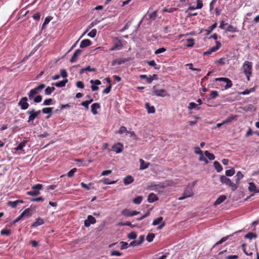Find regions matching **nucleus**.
<instances>
[{"label":"nucleus","instance_id":"f257e3e1","mask_svg":"<svg viewBox=\"0 0 259 259\" xmlns=\"http://www.w3.org/2000/svg\"><path fill=\"white\" fill-rule=\"evenodd\" d=\"M28 99L30 101H32L35 103H40L42 100V96L32 89L27 94Z\"/></svg>","mask_w":259,"mask_h":259},{"label":"nucleus","instance_id":"f03ea898","mask_svg":"<svg viewBox=\"0 0 259 259\" xmlns=\"http://www.w3.org/2000/svg\"><path fill=\"white\" fill-rule=\"evenodd\" d=\"M220 182L222 184L230 187L232 191H235L238 188V186L232 182L231 180L225 176L220 177Z\"/></svg>","mask_w":259,"mask_h":259},{"label":"nucleus","instance_id":"7ed1b4c3","mask_svg":"<svg viewBox=\"0 0 259 259\" xmlns=\"http://www.w3.org/2000/svg\"><path fill=\"white\" fill-rule=\"evenodd\" d=\"M242 67L247 80H249L250 76L252 74V63L251 62L246 61L243 63Z\"/></svg>","mask_w":259,"mask_h":259},{"label":"nucleus","instance_id":"20e7f679","mask_svg":"<svg viewBox=\"0 0 259 259\" xmlns=\"http://www.w3.org/2000/svg\"><path fill=\"white\" fill-rule=\"evenodd\" d=\"M197 181H194L191 184H189L184 190L183 195H186L187 197H190L194 195L193 188L195 186Z\"/></svg>","mask_w":259,"mask_h":259},{"label":"nucleus","instance_id":"39448f33","mask_svg":"<svg viewBox=\"0 0 259 259\" xmlns=\"http://www.w3.org/2000/svg\"><path fill=\"white\" fill-rule=\"evenodd\" d=\"M152 95H155L157 97H165L169 96V94L165 89H158L155 86H154L152 89Z\"/></svg>","mask_w":259,"mask_h":259},{"label":"nucleus","instance_id":"423d86ee","mask_svg":"<svg viewBox=\"0 0 259 259\" xmlns=\"http://www.w3.org/2000/svg\"><path fill=\"white\" fill-rule=\"evenodd\" d=\"M28 98L27 97H22L19 102L18 103V106L20 108L21 110H25L27 109L29 106L28 103Z\"/></svg>","mask_w":259,"mask_h":259},{"label":"nucleus","instance_id":"0eeeda50","mask_svg":"<svg viewBox=\"0 0 259 259\" xmlns=\"http://www.w3.org/2000/svg\"><path fill=\"white\" fill-rule=\"evenodd\" d=\"M113 46L110 49V51L120 50L122 48L123 45L121 41L118 37H115L113 39Z\"/></svg>","mask_w":259,"mask_h":259},{"label":"nucleus","instance_id":"6e6552de","mask_svg":"<svg viewBox=\"0 0 259 259\" xmlns=\"http://www.w3.org/2000/svg\"><path fill=\"white\" fill-rule=\"evenodd\" d=\"M215 81H223V82H226V84L225 86V90L230 88L232 86V81L228 78H226V77L216 78L215 79Z\"/></svg>","mask_w":259,"mask_h":259},{"label":"nucleus","instance_id":"1a4fd4ad","mask_svg":"<svg viewBox=\"0 0 259 259\" xmlns=\"http://www.w3.org/2000/svg\"><path fill=\"white\" fill-rule=\"evenodd\" d=\"M96 223V219L91 215H89L87 219L84 222V225L85 227H89L91 224H94Z\"/></svg>","mask_w":259,"mask_h":259},{"label":"nucleus","instance_id":"9d476101","mask_svg":"<svg viewBox=\"0 0 259 259\" xmlns=\"http://www.w3.org/2000/svg\"><path fill=\"white\" fill-rule=\"evenodd\" d=\"M27 114L29 115L27 120V122L29 123H32L33 120L37 117L35 114V110L34 109H31L28 111Z\"/></svg>","mask_w":259,"mask_h":259},{"label":"nucleus","instance_id":"9b49d317","mask_svg":"<svg viewBox=\"0 0 259 259\" xmlns=\"http://www.w3.org/2000/svg\"><path fill=\"white\" fill-rule=\"evenodd\" d=\"M241 232V230H239V231L235 232V233H233V234H232L231 235H227V236H226L225 237H223L221 240H220L219 241L217 242L214 244V245L212 247V249L214 248L216 246L220 245V244H222L223 242H224L226 241H227L229 238L230 237L233 236L234 234L238 233H240Z\"/></svg>","mask_w":259,"mask_h":259},{"label":"nucleus","instance_id":"f8f14e48","mask_svg":"<svg viewBox=\"0 0 259 259\" xmlns=\"http://www.w3.org/2000/svg\"><path fill=\"white\" fill-rule=\"evenodd\" d=\"M35 209V207H32V206H31L30 207L25 209L21 214L23 217L29 218L31 216L32 212L34 211Z\"/></svg>","mask_w":259,"mask_h":259},{"label":"nucleus","instance_id":"ddd939ff","mask_svg":"<svg viewBox=\"0 0 259 259\" xmlns=\"http://www.w3.org/2000/svg\"><path fill=\"white\" fill-rule=\"evenodd\" d=\"M123 146L120 143H117L112 146V150L116 153H120L122 152Z\"/></svg>","mask_w":259,"mask_h":259},{"label":"nucleus","instance_id":"4468645a","mask_svg":"<svg viewBox=\"0 0 259 259\" xmlns=\"http://www.w3.org/2000/svg\"><path fill=\"white\" fill-rule=\"evenodd\" d=\"M24 201L22 200L18 199L15 201H9L7 203L8 206L12 208H16L18 205L21 203H23Z\"/></svg>","mask_w":259,"mask_h":259},{"label":"nucleus","instance_id":"2eb2a0df","mask_svg":"<svg viewBox=\"0 0 259 259\" xmlns=\"http://www.w3.org/2000/svg\"><path fill=\"white\" fill-rule=\"evenodd\" d=\"M90 83L92 84L91 89L93 91H97L99 89V88L97 85H100L101 84V81L98 79L91 80Z\"/></svg>","mask_w":259,"mask_h":259},{"label":"nucleus","instance_id":"dca6fc26","mask_svg":"<svg viewBox=\"0 0 259 259\" xmlns=\"http://www.w3.org/2000/svg\"><path fill=\"white\" fill-rule=\"evenodd\" d=\"M82 51L80 49L76 50L73 53L71 58L70 60L71 63L75 62L77 61V57L81 54Z\"/></svg>","mask_w":259,"mask_h":259},{"label":"nucleus","instance_id":"f3484780","mask_svg":"<svg viewBox=\"0 0 259 259\" xmlns=\"http://www.w3.org/2000/svg\"><path fill=\"white\" fill-rule=\"evenodd\" d=\"M54 109L53 107H46L44 108L41 110V112L44 114H47L48 115L47 116V118H49L51 117L53 114L52 110Z\"/></svg>","mask_w":259,"mask_h":259},{"label":"nucleus","instance_id":"a211bd4d","mask_svg":"<svg viewBox=\"0 0 259 259\" xmlns=\"http://www.w3.org/2000/svg\"><path fill=\"white\" fill-rule=\"evenodd\" d=\"M227 197L225 195H220L214 202L213 205L216 206L223 203L226 199Z\"/></svg>","mask_w":259,"mask_h":259},{"label":"nucleus","instance_id":"6ab92c4d","mask_svg":"<svg viewBox=\"0 0 259 259\" xmlns=\"http://www.w3.org/2000/svg\"><path fill=\"white\" fill-rule=\"evenodd\" d=\"M92 45V41L89 39H83L80 44V48H85Z\"/></svg>","mask_w":259,"mask_h":259},{"label":"nucleus","instance_id":"aec40b11","mask_svg":"<svg viewBox=\"0 0 259 259\" xmlns=\"http://www.w3.org/2000/svg\"><path fill=\"white\" fill-rule=\"evenodd\" d=\"M158 200V197L153 193L149 194L147 198V201L149 203H153Z\"/></svg>","mask_w":259,"mask_h":259},{"label":"nucleus","instance_id":"412c9836","mask_svg":"<svg viewBox=\"0 0 259 259\" xmlns=\"http://www.w3.org/2000/svg\"><path fill=\"white\" fill-rule=\"evenodd\" d=\"M100 108V104L98 103H93L91 105V111L94 115L98 113L97 109Z\"/></svg>","mask_w":259,"mask_h":259},{"label":"nucleus","instance_id":"4be33fe9","mask_svg":"<svg viewBox=\"0 0 259 259\" xmlns=\"http://www.w3.org/2000/svg\"><path fill=\"white\" fill-rule=\"evenodd\" d=\"M68 82V80L67 79H64L63 80L53 83L52 84V85H55L58 88H62L65 86L66 84Z\"/></svg>","mask_w":259,"mask_h":259},{"label":"nucleus","instance_id":"5701e85b","mask_svg":"<svg viewBox=\"0 0 259 259\" xmlns=\"http://www.w3.org/2000/svg\"><path fill=\"white\" fill-rule=\"evenodd\" d=\"M44 224V221L42 219L38 218L36 220V221L31 224V227L32 228H36L38 226Z\"/></svg>","mask_w":259,"mask_h":259},{"label":"nucleus","instance_id":"b1692460","mask_svg":"<svg viewBox=\"0 0 259 259\" xmlns=\"http://www.w3.org/2000/svg\"><path fill=\"white\" fill-rule=\"evenodd\" d=\"M139 162L140 163V170H144L148 167L149 165V163L146 162L143 159H140Z\"/></svg>","mask_w":259,"mask_h":259},{"label":"nucleus","instance_id":"393cba45","mask_svg":"<svg viewBox=\"0 0 259 259\" xmlns=\"http://www.w3.org/2000/svg\"><path fill=\"white\" fill-rule=\"evenodd\" d=\"M134 181L133 178L131 176L128 175L124 178L123 183L125 185H128L132 184Z\"/></svg>","mask_w":259,"mask_h":259},{"label":"nucleus","instance_id":"a878e982","mask_svg":"<svg viewBox=\"0 0 259 259\" xmlns=\"http://www.w3.org/2000/svg\"><path fill=\"white\" fill-rule=\"evenodd\" d=\"M237 119V115H232L228 117L225 120H223V123L228 124L231 123L233 120H236Z\"/></svg>","mask_w":259,"mask_h":259},{"label":"nucleus","instance_id":"bb28decb","mask_svg":"<svg viewBox=\"0 0 259 259\" xmlns=\"http://www.w3.org/2000/svg\"><path fill=\"white\" fill-rule=\"evenodd\" d=\"M145 107L148 113H154L155 112V108L153 106H151L149 103L145 104Z\"/></svg>","mask_w":259,"mask_h":259},{"label":"nucleus","instance_id":"cd10ccee","mask_svg":"<svg viewBox=\"0 0 259 259\" xmlns=\"http://www.w3.org/2000/svg\"><path fill=\"white\" fill-rule=\"evenodd\" d=\"M244 176L241 171H238L235 176L236 184L237 186L240 183V181L243 178Z\"/></svg>","mask_w":259,"mask_h":259},{"label":"nucleus","instance_id":"c85d7f7f","mask_svg":"<svg viewBox=\"0 0 259 259\" xmlns=\"http://www.w3.org/2000/svg\"><path fill=\"white\" fill-rule=\"evenodd\" d=\"M213 166L218 172H220L223 170V167L221 164L218 161H214Z\"/></svg>","mask_w":259,"mask_h":259},{"label":"nucleus","instance_id":"c756f323","mask_svg":"<svg viewBox=\"0 0 259 259\" xmlns=\"http://www.w3.org/2000/svg\"><path fill=\"white\" fill-rule=\"evenodd\" d=\"M248 190L251 192H258V191H256V187L254 183L249 182Z\"/></svg>","mask_w":259,"mask_h":259},{"label":"nucleus","instance_id":"7c9ffc66","mask_svg":"<svg viewBox=\"0 0 259 259\" xmlns=\"http://www.w3.org/2000/svg\"><path fill=\"white\" fill-rule=\"evenodd\" d=\"M27 143V141L24 140L20 143L18 146L15 148L16 151L21 150L23 149V148L26 146Z\"/></svg>","mask_w":259,"mask_h":259},{"label":"nucleus","instance_id":"2f4dec72","mask_svg":"<svg viewBox=\"0 0 259 259\" xmlns=\"http://www.w3.org/2000/svg\"><path fill=\"white\" fill-rule=\"evenodd\" d=\"M55 90L54 87H48L45 90V94L46 95H50Z\"/></svg>","mask_w":259,"mask_h":259},{"label":"nucleus","instance_id":"473e14b6","mask_svg":"<svg viewBox=\"0 0 259 259\" xmlns=\"http://www.w3.org/2000/svg\"><path fill=\"white\" fill-rule=\"evenodd\" d=\"M188 109L189 110H192V109H196L197 110H199L200 109V107H199L197 104H196L194 102H190L188 106Z\"/></svg>","mask_w":259,"mask_h":259},{"label":"nucleus","instance_id":"72a5a7b5","mask_svg":"<svg viewBox=\"0 0 259 259\" xmlns=\"http://www.w3.org/2000/svg\"><path fill=\"white\" fill-rule=\"evenodd\" d=\"M221 47V43L219 41H215V46L210 48L211 52L212 53L216 52Z\"/></svg>","mask_w":259,"mask_h":259},{"label":"nucleus","instance_id":"f704fd0d","mask_svg":"<svg viewBox=\"0 0 259 259\" xmlns=\"http://www.w3.org/2000/svg\"><path fill=\"white\" fill-rule=\"evenodd\" d=\"M46 85L44 83H40L38 86L35 87L34 88L32 89L33 90L35 91V92L39 93L40 92L45 88Z\"/></svg>","mask_w":259,"mask_h":259},{"label":"nucleus","instance_id":"c9c22d12","mask_svg":"<svg viewBox=\"0 0 259 259\" xmlns=\"http://www.w3.org/2000/svg\"><path fill=\"white\" fill-rule=\"evenodd\" d=\"M204 155L209 160H213L215 159V156L208 151L204 152Z\"/></svg>","mask_w":259,"mask_h":259},{"label":"nucleus","instance_id":"e433bc0d","mask_svg":"<svg viewBox=\"0 0 259 259\" xmlns=\"http://www.w3.org/2000/svg\"><path fill=\"white\" fill-rule=\"evenodd\" d=\"M244 237L245 238L252 239L253 238H256L257 237V235L253 232H248L245 235Z\"/></svg>","mask_w":259,"mask_h":259},{"label":"nucleus","instance_id":"4c0bfd02","mask_svg":"<svg viewBox=\"0 0 259 259\" xmlns=\"http://www.w3.org/2000/svg\"><path fill=\"white\" fill-rule=\"evenodd\" d=\"M116 133L120 135L124 133L127 135L128 133V131L127 130L126 127L124 126H121Z\"/></svg>","mask_w":259,"mask_h":259},{"label":"nucleus","instance_id":"58836bf2","mask_svg":"<svg viewBox=\"0 0 259 259\" xmlns=\"http://www.w3.org/2000/svg\"><path fill=\"white\" fill-rule=\"evenodd\" d=\"M142 200L143 197L142 196H139L134 198L133 200V202L135 204H139L142 202Z\"/></svg>","mask_w":259,"mask_h":259},{"label":"nucleus","instance_id":"ea45409f","mask_svg":"<svg viewBox=\"0 0 259 259\" xmlns=\"http://www.w3.org/2000/svg\"><path fill=\"white\" fill-rule=\"evenodd\" d=\"M217 26V23L215 22L211 26H209L208 29H206L205 31H206L207 34H210L212 31L215 29Z\"/></svg>","mask_w":259,"mask_h":259},{"label":"nucleus","instance_id":"a19ab883","mask_svg":"<svg viewBox=\"0 0 259 259\" xmlns=\"http://www.w3.org/2000/svg\"><path fill=\"white\" fill-rule=\"evenodd\" d=\"M255 91V88H251L249 89H246L244 91L242 92L240 94L243 95H248L251 93L254 92Z\"/></svg>","mask_w":259,"mask_h":259},{"label":"nucleus","instance_id":"79ce46f5","mask_svg":"<svg viewBox=\"0 0 259 259\" xmlns=\"http://www.w3.org/2000/svg\"><path fill=\"white\" fill-rule=\"evenodd\" d=\"M155 238V234L152 233H149L146 236V240L148 242H151L153 241L154 238Z\"/></svg>","mask_w":259,"mask_h":259},{"label":"nucleus","instance_id":"37998d69","mask_svg":"<svg viewBox=\"0 0 259 259\" xmlns=\"http://www.w3.org/2000/svg\"><path fill=\"white\" fill-rule=\"evenodd\" d=\"M187 44L185 45L187 47H192L194 45V39L192 38H188L187 39Z\"/></svg>","mask_w":259,"mask_h":259},{"label":"nucleus","instance_id":"c03bdc74","mask_svg":"<svg viewBox=\"0 0 259 259\" xmlns=\"http://www.w3.org/2000/svg\"><path fill=\"white\" fill-rule=\"evenodd\" d=\"M27 195L29 196H36L38 195L40 193L39 191L33 189L32 191H28L26 193Z\"/></svg>","mask_w":259,"mask_h":259},{"label":"nucleus","instance_id":"a18cd8bd","mask_svg":"<svg viewBox=\"0 0 259 259\" xmlns=\"http://www.w3.org/2000/svg\"><path fill=\"white\" fill-rule=\"evenodd\" d=\"M235 170L234 168L228 169L225 171V175H226L225 176L232 177L235 174Z\"/></svg>","mask_w":259,"mask_h":259},{"label":"nucleus","instance_id":"49530a36","mask_svg":"<svg viewBox=\"0 0 259 259\" xmlns=\"http://www.w3.org/2000/svg\"><path fill=\"white\" fill-rule=\"evenodd\" d=\"M121 214L125 217H132L131 211L127 208L122 210Z\"/></svg>","mask_w":259,"mask_h":259},{"label":"nucleus","instance_id":"de8ad7c7","mask_svg":"<svg viewBox=\"0 0 259 259\" xmlns=\"http://www.w3.org/2000/svg\"><path fill=\"white\" fill-rule=\"evenodd\" d=\"M163 217H159L155 219H154L152 223L153 226L158 225L160 223H161L163 221Z\"/></svg>","mask_w":259,"mask_h":259},{"label":"nucleus","instance_id":"09e8293b","mask_svg":"<svg viewBox=\"0 0 259 259\" xmlns=\"http://www.w3.org/2000/svg\"><path fill=\"white\" fill-rule=\"evenodd\" d=\"M52 17L51 16H48L46 17L45 19L44 22L42 24V28H45L47 25L49 24V23L51 21V20L52 19Z\"/></svg>","mask_w":259,"mask_h":259},{"label":"nucleus","instance_id":"8fccbe9b","mask_svg":"<svg viewBox=\"0 0 259 259\" xmlns=\"http://www.w3.org/2000/svg\"><path fill=\"white\" fill-rule=\"evenodd\" d=\"M226 30L229 32H231L232 33H234L237 31V29L233 26L229 25L226 29Z\"/></svg>","mask_w":259,"mask_h":259},{"label":"nucleus","instance_id":"3c124183","mask_svg":"<svg viewBox=\"0 0 259 259\" xmlns=\"http://www.w3.org/2000/svg\"><path fill=\"white\" fill-rule=\"evenodd\" d=\"M218 93L216 91H212L211 92L210 96L209 97L208 99H214L218 96Z\"/></svg>","mask_w":259,"mask_h":259},{"label":"nucleus","instance_id":"603ef678","mask_svg":"<svg viewBox=\"0 0 259 259\" xmlns=\"http://www.w3.org/2000/svg\"><path fill=\"white\" fill-rule=\"evenodd\" d=\"M120 244H121L120 246V249L121 250H124L126 249L129 246V244L126 242L121 241L120 242Z\"/></svg>","mask_w":259,"mask_h":259},{"label":"nucleus","instance_id":"864d4df0","mask_svg":"<svg viewBox=\"0 0 259 259\" xmlns=\"http://www.w3.org/2000/svg\"><path fill=\"white\" fill-rule=\"evenodd\" d=\"M137 234L135 232H132L127 235V237L130 239H135L137 238Z\"/></svg>","mask_w":259,"mask_h":259},{"label":"nucleus","instance_id":"5fc2aeb1","mask_svg":"<svg viewBox=\"0 0 259 259\" xmlns=\"http://www.w3.org/2000/svg\"><path fill=\"white\" fill-rule=\"evenodd\" d=\"M76 171L77 169L76 168H73L67 172V175L68 177L71 178L73 176L74 173L76 172Z\"/></svg>","mask_w":259,"mask_h":259},{"label":"nucleus","instance_id":"6e6d98bb","mask_svg":"<svg viewBox=\"0 0 259 259\" xmlns=\"http://www.w3.org/2000/svg\"><path fill=\"white\" fill-rule=\"evenodd\" d=\"M117 64L118 65H121L122 64H124L129 61L128 58H124V59H117Z\"/></svg>","mask_w":259,"mask_h":259},{"label":"nucleus","instance_id":"4d7b16f0","mask_svg":"<svg viewBox=\"0 0 259 259\" xmlns=\"http://www.w3.org/2000/svg\"><path fill=\"white\" fill-rule=\"evenodd\" d=\"M97 34V30L93 29L88 34V35L90 37L94 38L96 36Z\"/></svg>","mask_w":259,"mask_h":259},{"label":"nucleus","instance_id":"13d9d810","mask_svg":"<svg viewBox=\"0 0 259 259\" xmlns=\"http://www.w3.org/2000/svg\"><path fill=\"white\" fill-rule=\"evenodd\" d=\"M157 11H154L149 15V17L151 20H155L157 17Z\"/></svg>","mask_w":259,"mask_h":259},{"label":"nucleus","instance_id":"bf43d9fd","mask_svg":"<svg viewBox=\"0 0 259 259\" xmlns=\"http://www.w3.org/2000/svg\"><path fill=\"white\" fill-rule=\"evenodd\" d=\"M131 25V22H130V21L127 22L125 24L124 27L119 30V32H122L124 31L125 30H127L130 27Z\"/></svg>","mask_w":259,"mask_h":259},{"label":"nucleus","instance_id":"052dcab7","mask_svg":"<svg viewBox=\"0 0 259 259\" xmlns=\"http://www.w3.org/2000/svg\"><path fill=\"white\" fill-rule=\"evenodd\" d=\"M11 234V231L8 229H3L1 231V234L2 235L9 236Z\"/></svg>","mask_w":259,"mask_h":259},{"label":"nucleus","instance_id":"680f3d73","mask_svg":"<svg viewBox=\"0 0 259 259\" xmlns=\"http://www.w3.org/2000/svg\"><path fill=\"white\" fill-rule=\"evenodd\" d=\"M80 185L82 188H84L87 190H91L90 186L92 185V183H90L89 184V185H87V184L84 183L83 182H81L80 183Z\"/></svg>","mask_w":259,"mask_h":259},{"label":"nucleus","instance_id":"e2e57ef3","mask_svg":"<svg viewBox=\"0 0 259 259\" xmlns=\"http://www.w3.org/2000/svg\"><path fill=\"white\" fill-rule=\"evenodd\" d=\"M52 101H53V100L51 98L46 99L44 101V102L42 103V105L43 106H49V105H50L51 104H52Z\"/></svg>","mask_w":259,"mask_h":259},{"label":"nucleus","instance_id":"0e129e2a","mask_svg":"<svg viewBox=\"0 0 259 259\" xmlns=\"http://www.w3.org/2000/svg\"><path fill=\"white\" fill-rule=\"evenodd\" d=\"M110 254L111 256H120L122 255V253L117 250H112L111 251Z\"/></svg>","mask_w":259,"mask_h":259},{"label":"nucleus","instance_id":"69168bd1","mask_svg":"<svg viewBox=\"0 0 259 259\" xmlns=\"http://www.w3.org/2000/svg\"><path fill=\"white\" fill-rule=\"evenodd\" d=\"M147 63L149 66L154 67L156 69H159L158 67H157V64H156L154 60L148 61H147Z\"/></svg>","mask_w":259,"mask_h":259},{"label":"nucleus","instance_id":"338daca9","mask_svg":"<svg viewBox=\"0 0 259 259\" xmlns=\"http://www.w3.org/2000/svg\"><path fill=\"white\" fill-rule=\"evenodd\" d=\"M112 85L109 84L103 91V94H109L111 90Z\"/></svg>","mask_w":259,"mask_h":259},{"label":"nucleus","instance_id":"774afa93","mask_svg":"<svg viewBox=\"0 0 259 259\" xmlns=\"http://www.w3.org/2000/svg\"><path fill=\"white\" fill-rule=\"evenodd\" d=\"M42 185L40 184H37L32 186V189L39 191L42 189Z\"/></svg>","mask_w":259,"mask_h":259}]
</instances>
